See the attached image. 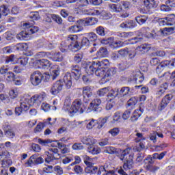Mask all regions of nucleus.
Listing matches in <instances>:
<instances>
[{"mask_svg": "<svg viewBox=\"0 0 175 175\" xmlns=\"http://www.w3.org/2000/svg\"><path fill=\"white\" fill-rule=\"evenodd\" d=\"M24 82V80L23 79V77H15L14 79L13 83L15 84V85H21Z\"/></svg>", "mask_w": 175, "mask_h": 175, "instance_id": "nucleus-60", "label": "nucleus"}, {"mask_svg": "<svg viewBox=\"0 0 175 175\" xmlns=\"http://www.w3.org/2000/svg\"><path fill=\"white\" fill-rule=\"evenodd\" d=\"M146 13H150V10L158 8V3L155 0H143Z\"/></svg>", "mask_w": 175, "mask_h": 175, "instance_id": "nucleus-17", "label": "nucleus"}, {"mask_svg": "<svg viewBox=\"0 0 175 175\" xmlns=\"http://www.w3.org/2000/svg\"><path fill=\"white\" fill-rule=\"evenodd\" d=\"M51 147H58V148H59L62 154H68V152H69V151L70 150L69 148V147L64 145L61 142H58L57 141H52L51 142Z\"/></svg>", "mask_w": 175, "mask_h": 175, "instance_id": "nucleus-20", "label": "nucleus"}, {"mask_svg": "<svg viewBox=\"0 0 175 175\" xmlns=\"http://www.w3.org/2000/svg\"><path fill=\"white\" fill-rule=\"evenodd\" d=\"M104 152L106 154H116L117 152V149L113 146H107L104 148Z\"/></svg>", "mask_w": 175, "mask_h": 175, "instance_id": "nucleus-51", "label": "nucleus"}, {"mask_svg": "<svg viewBox=\"0 0 175 175\" xmlns=\"http://www.w3.org/2000/svg\"><path fill=\"white\" fill-rule=\"evenodd\" d=\"M172 99H173V94H166L163 98L161 103L160 104V110H163V109H165V107H166V106L170 103V100H172Z\"/></svg>", "mask_w": 175, "mask_h": 175, "instance_id": "nucleus-24", "label": "nucleus"}, {"mask_svg": "<svg viewBox=\"0 0 175 175\" xmlns=\"http://www.w3.org/2000/svg\"><path fill=\"white\" fill-rule=\"evenodd\" d=\"M137 103V98L136 97H133L130 98L127 102L128 106H131V107H135Z\"/></svg>", "mask_w": 175, "mask_h": 175, "instance_id": "nucleus-58", "label": "nucleus"}, {"mask_svg": "<svg viewBox=\"0 0 175 175\" xmlns=\"http://www.w3.org/2000/svg\"><path fill=\"white\" fill-rule=\"evenodd\" d=\"M174 14H170L167 17H165L167 25H173V21H174Z\"/></svg>", "mask_w": 175, "mask_h": 175, "instance_id": "nucleus-59", "label": "nucleus"}, {"mask_svg": "<svg viewBox=\"0 0 175 175\" xmlns=\"http://www.w3.org/2000/svg\"><path fill=\"white\" fill-rule=\"evenodd\" d=\"M146 170H149V172H151V173H156L159 170V167L156 165H151V164H148L146 165Z\"/></svg>", "mask_w": 175, "mask_h": 175, "instance_id": "nucleus-55", "label": "nucleus"}, {"mask_svg": "<svg viewBox=\"0 0 175 175\" xmlns=\"http://www.w3.org/2000/svg\"><path fill=\"white\" fill-rule=\"evenodd\" d=\"M25 31H21L16 36V38L19 40H29L31 36L36 33L39 31V27L36 26H31L29 23L23 24Z\"/></svg>", "mask_w": 175, "mask_h": 175, "instance_id": "nucleus-4", "label": "nucleus"}, {"mask_svg": "<svg viewBox=\"0 0 175 175\" xmlns=\"http://www.w3.org/2000/svg\"><path fill=\"white\" fill-rule=\"evenodd\" d=\"M117 35L119 38H122V39H126L127 38H131V36H133V32H121L118 33Z\"/></svg>", "mask_w": 175, "mask_h": 175, "instance_id": "nucleus-49", "label": "nucleus"}, {"mask_svg": "<svg viewBox=\"0 0 175 175\" xmlns=\"http://www.w3.org/2000/svg\"><path fill=\"white\" fill-rule=\"evenodd\" d=\"M85 110L83 101L80 99L75 100L71 106H67L66 111L70 117H73L75 114H83Z\"/></svg>", "mask_w": 175, "mask_h": 175, "instance_id": "nucleus-5", "label": "nucleus"}, {"mask_svg": "<svg viewBox=\"0 0 175 175\" xmlns=\"http://www.w3.org/2000/svg\"><path fill=\"white\" fill-rule=\"evenodd\" d=\"M45 155L47 157L45 159L46 163L53 164V162L55 159H59L61 154L58 153V150L55 148H49V151L45 152Z\"/></svg>", "mask_w": 175, "mask_h": 175, "instance_id": "nucleus-6", "label": "nucleus"}, {"mask_svg": "<svg viewBox=\"0 0 175 175\" xmlns=\"http://www.w3.org/2000/svg\"><path fill=\"white\" fill-rule=\"evenodd\" d=\"M110 62L107 59H104L101 62H92L90 65L86 66V72L88 75H96L98 77H101L105 81H109L112 76L117 73V68H111L106 69L103 66H109Z\"/></svg>", "mask_w": 175, "mask_h": 175, "instance_id": "nucleus-1", "label": "nucleus"}, {"mask_svg": "<svg viewBox=\"0 0 175 175\" xmlns=\"http://www.w3.org/2000/svg\"><path fill=\"white\" fill-rule=\"evenodd\" d=\"M121 118V112L116 111L113 113L112 116V122L114 124L115 122H121L122 121Z\"/></svg>", "mask_w": 175, "mask_h": 175, "instance_id": "nucleus-41", "label": "nucleus"}, {"mask_svg": "<svg viewBox=\"0 0 175 175\" xmlns=\"http://www.w3.org/2000/svg\"><path fill=\"white\" fill-rule=\"evenodd\" d=\"M132 95V90L129 87H122L119 90V98H122L124 100Z\"/></svg>", "mask_w": 175, "mask_h": 175, "instance_id": "nucleus-21", "label": "nucleus"}, {"mask_svg": "<svg viewBox=\"0 0 175 175\" xmlns=\"http://www.w3.org/2000/svg\"><path fill=\"white\" fill-rule=\"evenodd\" d=\"M36 64L40 69H49L52 65L51 62L47 59H38Z\"/></svg>", "mask_w": 175, "mask_h": 175, "instance_id": "nucleus-19", "label": "nucleus"}, {"mask_svg": "<svg viewBox=\"0 0 175 175\" xmlns=\"http://www.w3.org/2000/svg\"><path fill=\"white\" fill-rule=\"evenodd\" d=\"M47 99V94L46 92L34 94L31 97L29 94H25L23 98L21 100V107L25 111L29 110L31 106L39 107L42 103Z\"/></svg>", "mask_w": 175, "mask_h": 175, "instance_id": "nucleus-2", "label": "nucleus"}, {"mask_svg": "<svg viewBox=\"0 0 175 175\" xmlns=\"http://www.w3.org/2000/svg\"><path fill=\"white\" fill-rule=\"evenodd\" d=\"M83 25L78 23L77 25H73L68 28L69 32L72 33H76V32H80V31L83 30Z\"/></svg>", "mask_w": 175, "mask_h": 175, "instance_id": "nucleus-33", "label": "nucleus"}, {"mask_svg": "<svg viewBox=\"0 0 175 175\" xmlns=\"http://www.w3.org/2000/svg\"><path fill=\"white\" fill-rule=\"evenodd\" d=\"M133 167V154H131L129 156V159L126 160L122 167H120L118 169V173L121 175H128L124 170H129V169H132Z\"/></svg>", "mask_w": 175, "mask_h": 175, "instance_id": "nucleus-8", "label": "nucleus"}, {"mask_svg": "<svg viewBox=\"0 0 175 175\" xmlns=\"http://www.w3.org/2000/svg\"><path fill=\"white\" fill-rule=\"evenodd\" d=\"M109 8L111 12H113V13H120V17L122 18H126V17H129V12H124V9H122L121 3L109 4Z\"/></svg>", "mask_w": 175, "mask_h": 175, "instance_id": "nucleus-9", "label": "nucleus"}, {"mask_svg": "<svg viewBox=\"0 0 175 175\" xmlns=\"http://www.w3.org/2000/svg\"><path fill=\"white\" fill-rule=\"evenodd\" d=\"M72 76L75 80H79L81 76V68L78 65L73 66L71 69Z\"/></svg>", "mask_w": 175, "mask_h": 175, "instance_id": "nucleus-23", "label": "nucleus"}, {"mask_svg": "<svg viewBox=\"0 0 175 175\" xmlns=\"http://www.w3.org/2000/svg\"><path fill=\"white\" fill-rule=\"evenodd\" d=\"M110 92V87L103 88L98 90L97 94L98 96H105V95H107Z\"/></svg>", "mask_w": 175, "mask_h": 175, "instance_id": "nucleus-45", "label": "nucleus"}, {"mask_svg": "<svg viewBox=\"0 0 175 175\" xmlns=\"http://www.w3.org/2000/svg\"><path fill=\"white\" fill-rule=\"evenodd\" d=\"M83 159L84 163L87 165L88 167L92 166V165H94V163H92L94 162V159H92L87 155H83Z\"/></svg>", "mask_w": 175, "mask_h": 175, "instance_id": "nucleus-46", "label": "nucleus"}, {"mask_svg": "<svg viewBox=\"0 0 175 175\" xmlns=\"http://www.w3.org/2000/svg\"><path fill=\"white\" fill-rule=\"evenodd\" d=\"M109 51H107V49L106 48H100L99 51L97 52L98 57H100L101 58L107 57Z\"/></svg>", "mask_w": 175, "mask_h": 175, "instance_id": "nucleus-47", "label": "nucleus"}, {"mask_svg": "<svg viewBox=\"0 0 175 175\" xmlns=\"http://www.w3.org/2000/svg\"><path fill=\"white\" fill-rule=\"evenodd\" d=\"M9 70H10V68L8 66H2L0 68V74L1 75H6L9 73Z\"/></svg>", "mask_w": 175, "mask_h": 175, "instance_id": "nucleus-61", "label": "nucleus"}, {"mask_svg": "<svg viewBox=\"0 0 175 175\" xmlns=\"http://www.w3.org/2000/svg\"><path fill=\"white\" fill-rule=\"evenodd\" d=\"M0 99L2 102H4V103H9V102H10V98H9V96L7 94H0Z\"/></svg>", "mask_w": 175, "mask_h": 175, "instance_id": "nucleus-64", "label": "nucleus"}, {"mask_svg": "<svg viewBox=\"0 0 175 175\" xmlns=\"http://www.w3.org/2000/svg\"><path fill=\"white\" fill-rule=\"evenodd\" d=\"M102 103V100L99 98H95L93 100L90 106L88 107L86 111L87 113H91V111H98L99 110L100 104Z\"/></svg>", "mask_w": 175, "mask_h": 175, "instance_id": "nucleus-15", "label": "nucleus"}, {"mask_svg": "<svg viewBox=\"0 0 175 175\" xmlns=\"http://www.w3.org/2000/svg\"><path fill=\"white\" fill-rule=\"evenodd\" d=\"M130 64L128 61L125 60L119 64V68L120 70H125V69H128L129 68Z\"/></svg>", "mask_w": 175, "mask_h": 175, "instance_id": "nucleus-54", "label": "nucleus"}, {"mask_svg": "<svg viewBox=\"0 0 175 175\" xmlns=\"http://www.w3.org/2000/svg\"><path fill=\"white\" fill-rule=\"evenodd\" d=\"M107 120H109V117H105L104 118L99 119L97 124H98V129H100V128L105 126V124L107 122Z\"/></svg>", "mask_w": 175, "mask_h": 175, "instance_id": "nucleus-56", "label": "nucleus"}, {"mask_svg": "<svg viewBox=\"0 0 175 175\" xmlns=\"http://www.w3.org/2000/svg\"><path fill=\"white\" fill-rule=\"evenodd\" d=\"M51 17L53 21H55V23H57V24H62V18H61V16L55 14H52Z\"/></svg>", "mask_w": 175, "mask_h": 175, "instance_id": "nucleus-63", "label": "nucleus"}, {"mask_svg": "<svg viewBox=\"0 0 175 175\" xmlns=\"http://www.w3.org/2000/svg\"><path fill=\"white\" fill-rule=\"evenodd\" d=\"M157 136H158V137H163V133H158V132H152L150 134V140H152V142H154V143H155V142H157Z\"/></svg>", "mask_w": 175, "mask_h": 175, "instance_id": "nucleus-50", "label": "nucleus"}, {"mask_svg": "<svg viewBox=\"0 0 175 175\" xmlns=\"http://www.w3.org/2000/svg\"><path fill=\"white\" fill-rule=\"evenodd\" d=\"M64 88V83L62 81H57L53 83L51 88L50 92L51 95H58Z\"/></svg>", "mask_w": 175, "mask_h": 175, "instance_id": "nucleus-14", "label": "nucleus"}, {"mask_svg": "<svg viewBox=\"0 0 175 175\" xmlns=\"http://www.w3.org/2000/svg\"><path fill=\"white\" fill-rule=\"evenodd\" d=\"M51 77L53 80H55L58 76H59V72H61V68L58 65H53L49 69Z\"/></svg>", "mask_w": 175, "mask_h": 175, "instance_id": "nucleus-22", "label": "nucleus"}, {"mask_svg": "<svg viewBox=\"0 0 175 175\" xmlns=\"http://www.w3.org/2000/svg\"><path fill=\"white\" fill-rule=\"evenodd\" d=\"M16 77V75L12 72L9 71L5 75V80L7 83H12V81H14V79Z\"/></svg>", "mask_w": 175, "mask_h": 175, "instance_id": "nucleus-40", "label": "nucleus"}, {"mask_svg": "<svg viewBox=\"0 0 175 175\" xmlns=\"http://www.w3.org/2000/svg\"><path fill=\"white\" fill-rule=\"evenodd\" d=\"M36 58H51V53L49 52H38L35 55Z\"/></svg>", "mask_w": 175, "mask_h": 175, "instance_id": "nucleus-35", "label": "nucleus"}, {"mask_svg": "<svg viewBox=\"0 0 175 175\" xmlns=\"http://www.w3.org/2000/svg\"><path fill=\"white\" fill-rule=\"evenodd\" d=\"M103 44L109 45V47L113 50H117V49H120V47L124 46V42L122 41H114V38H110L108 40H103L101 41Z\"/></svg>", "mask_w": 175, "mask_h": 175, "instance_id": "nucleus-10", "label": "nucleus"}, {"mask_svg": "<svg viewBox=\"0 0 175 175\" xmlns=\"http://www.w3.org/2000/svg\"><path fill=\"white\" fill-rule=\"evenodd\" d=\"M43 158L38 157V154L31 155L23 164L25 167H33V166H36V165H40V163H43Z\"/></svg>", "mask_w": 175, "mask_h": 175, "instance_id": "nucleus-7", "label": "nucleus"}, {"mask_svg": "<svg viewBox=\"0 0 175 175\" xmlns=\"http://www.w3.org/2000/svg\"><path fill=\"white\" fill-rule=\"evenodd\" d=\"M77 24L83 25V27H88V25H95L98 24V20L96 18H85L83 19H80L77 21Z\"/></svg>", "mask_w": 175, "mask_h": 175, "instance_id": "nucleus-16", "label": "nucleus"}, {"mask_svg": "<svg viewBox=\"0 0 175 175\" xmlns=\"http://www.w3.org/2000/svg\"><path fill=\"white\" fill-rule=\"evenodd\" d=\"M135 20H136L137 23L139 24V25H143V24H145L146 21H147V20H148V16L141 15V16H137L135 18Z\"/></svg>", "mask_w": 175, "mask_h": 175, "instance_id": "nucleus-36", "label": "nucleus"}, {"mask_svg": "<svg viewBox=\"0 0 175 175\" xmlns=\"http://www.w3.org/2000/svg\"><path fill=\"white\" fill-rule=\"evenodd\" d=\"M49 59H52V61H54L55 62H62V59H64V56L61 55V53L57 52L51 55V58H49Z\"/></svg>", "mask_w": 175, "mask_h": 175, "instance_id": "nucleus-31", "label": "nucleus"}, {"mask_svg": "<svg viewBox=\"0 0 175 175\" xmlns=\"http://www.w3.org/2000/svg\"><path fill=\"white\" fill-rule=\"evenodd\" d=\"M136 22L134 21H128L124 23L120 24L121 28H129L131 29L135 28L136 27Z\"/></svg>", "mask_w": 175, "mask_h": 175, "instance_id": "nucleus-30", "label": "nucleus"}, {"mask_svg": "<svg viewBox=\"0 0 175 175\" xmlns=\"http://www.w3.org/2000/svg\"><path fill=\"white\" fill-rule=\"evenodd\" d=\"M18 62V59H17L14 55H11L5 58V64H9L11 62L12 64H16Z\"/></svg>", "mask_w": 175, "mask_h": 175, "instance_id": "nucleus-44", "label": "nucleus"}, {"mask_svg": "<svg viewBox=\"0 0 175 175\" xmlns=\"http://www.w3.org/2000/svg\"><path fill=\"white\" fill-rule=\"evenodd\" d=\"M85 36L89 39L90 42H95L98 39V36L94 32L87 33Z\"/></svg>", "mask_w": 175, "mask_h": 175, "instance_id": "nucleus-53", "label": "nucleus"}, {"mask_svg": "<svg viewBox=\"0 0 175 175\" xmlns=\"http://www.w3.org/2000/svg\"><path fill=\"white\" fill-rule=\"evenodd\" d=\"M42 79L43 75H42V72H40V71H35L31 75L30 81L32 85L36 86L39 85L40 83H42Z\"/></svg>", "mask_w": 175, "mask_h": 175, "instance_id": "nucleus-12", "label": "nucleus"}, {"mask_svg": "<svg viewBox=\"0 0 175 175\" xmlns=\"http://www.w3.org/2000/svg\"><path fill=\"white\" fill-rule=\"evenodd\" d=\"M98 124V120L94 119H88L84 121L76 122V125H85L87 129H92Z\"/></svg>", "mask_w": 175, "mask_h": 175, "instance_id": "nucleus-18", "label": "nucleus"}, {"mask_svg": "<svg viewBox=\"0 0 175 175\" xmlns=\"http://www.w3.org/2000/svg\"><path fill=\"white\" fill-rule=\"evenodd\" d=\"M175 31V27H165L161 30V35H170L171 33H173Z\"/></svg>", "mask_w": 175, "mask_h": 175, "instance_id": "nucleus-42", "label": "nucleus"}, {"mask_svg": "<svg viewBox=\"0 0 175 175\" xmlns=\"http://www.w3.org/2000/svg\"><path fill=\"white\" fill-rule=\"evenodd\" d=\"M129 50V49L128 48H124L119 50L118 53L120 57H126V55H128Z\"/></svg>", "mask_w": 175, "mask_h": 175, "instance_id": "nucleus-62", "label": "nucleus"}, {"mask_svg": "<svg viewBox=\"0 0 175 175\" xmlns=\"http://www.w3.org/2000/svg\"><path fill=\"white\" fill-rule=\"evenodd\" d=\"M119 94H120V89H118L117 90H114L110 88L107 96H111L113 98H116V96H118V98H120Z\"/></svg>", "mask_w": 175, "mask_h": 175, "instance_id": "nucleus-48", "label": "nucleus"}, {"mask_svg": "<svg viewBox=\"0 0 175 175\" xmlns=\"http://www.w3.org/2000/svg\"><path fill=\"white\" fill-rule=\"evenodd\" d=\"M105 11L102 10H90V16H105Z\"/></svg>", "mask_w": 175, "mask_h": 175, "instance_id": "nucleus-43", "label": "nucleus"}, {"mask_svg": "<svg viewBox=\"0 0 175 175\" xmlns=\"http://www.w3.org/2000/svg\"><path fill=\"white\" fill-rule=\"evenodd\" d=\"M81 142L83 144H86V146H92L94 144H96V140L91 136H88V137H83L81 139Z\"/></svg>", "mask_w": 175, "mask_h": 175, "instance_id": "nucleus-26", "label": "nucleus"}, {"mask_svg": "<svg viewBox=\"0 0 175 175\" xmlns=\"http://www.w3.org/2000/svg\"><path fill=\"white\" fill-rule=\"evenodd\" d=\"M142 40H143V38L135 37L134 38L129 40L127 44H136V43H139V42H142Z\"/></svg>", "mask_w": 175, "mask_h": 175, "instance_id": "nucleus-52", "label": "nucleus"}, {"mask_svg": "<svg viewBox=\"0 0 175 175\" xmlns=\"http://www.w3.org/2000/svg\"><path fill=\"white\" fill-rule=\"evenodd\" d=\"M85 172L88 174H98V167H94L92 165H90L85 169Z\"/></svg>", "mask_w": 175, "mask_h": 175, "instance_id": "nucleus-39", "label": "nucleus"}, {"mask_svg": "<svg viewBox=\"0 0 175 175\" xmlns=\"http://www.w3.org/2000/svg\"><path fill=\"white\" fill-rule=\"evenodd\" d=\"M100 148L94 144L88 147V152L92 154V155H98V154H100Z\"/></svg>", "mask_w": 175, "mask_h": 175, "instance_id": "nucleus-27", "label": "nucleus"}, {"mask_svg": "<svg viewBox=\"0 0 175 175\" xmlns=\"http://www.w3.org/2000/svg\"><path fill=\"white\" fill-rule=\"evenodd\" d=\"M142 113L143 110H142V109H136L131 116V121H137L140 116H142Z\"/></svg>", "mask_w": 175, "mask_h": 175, "instance_id": "nucleus-38", "label": "nucleus"}, {"mask_svg": "<svg viewBox=\"0 0 175 175\" xmlns=\"http://www.w3.org/2000/svg\"><path fill=\"white\" fill-rule=\"evenodd\" d=\"M63 81L68 90L72 87V75L67 73L65 75L63 79Z\"/></svg>", "mask_w": 175, "mask_h": 175, "instance_id": "nucleus-28", "label": "nucleus"}, {"mask_svg": "<svg viewBox=\"0 0 175 175\" xmlns=\"http://www.w3.org/2000/svg\"><path fill=\"white\" fill-rule=\"evenodd\" d=\"M59 49L62 53H65L66 50H70L71 51L74 52L79 51V50L81 49V46L77 42V36H68L66 40L62 42Z\"/></svg>", "mask_w": 175, "mask_h": 175, "instance_id": "nucleus-3", "label": "nucleus"}, {"mask_svg": "<svg viewBox=\"0 0 175 175\" xmlns=\"http://www.w3.org/2000/svg\"><path fill=\"white\" fill-rule=\"evenodd\" d=\"M175 66V59L172 60H164L160 63V64L157 68V73H161V70H163L165 68H174Z\"/></svg>", "mask_w": 175, "mask_h": 175, "instance_id": "nucleus-13", "label": "nucleus"}, {"mask_svg": "<svg viewBox=\"0 0 175 175\" xmlns=\"http://www.w3.org/2000/svg\"><path fill=\"white\" fill-rule=\"evenodd\" d=\"M18 94H20V90L18 88H14L10 90L9 96L11 99H16V98L18 96Z\"/></svg>", "mask_w": 175, "mask_h": 175, "instance_id": "nucleus-32", "label": "nucleus"}, {"mask_svg": "<svg viewBox=\"0 0 175 175\" xmlns=\"http://www.w3.org/2000/svg\"><path fill=\"white\" fill-rule=\"evenodd\" d=\"M165 3L166 5L163 4L161 5L160 10L161 12H170L172 10L170 6H173V1L168 0L165 1Z\"/></svg>", "mask_w": 175, "mask_h": 175, "instance_id": "nucleus-29", "label": "nucleus"}, {"mask_svg": "<svg viewBox=\"0 0 175 175\" xmlns=\"http://www.w3.org/2000/svg\"><path fill=\"white\" fill-rule=\"evenodd\" d=\"M151 50V44H144L142 45L138 46L136 48V51L139 54H146V53H148Z\"/></svg>", "mask_w": 175, "mask_h": 175, "instance_id": "nucleus-25", "label": "nucleus"}, {"mask_svg": "<svg viewBox=\"0 0 175 175\" xmlns=\"http://www.w3.org/2000/svg\"><path fill=\"white\" fill-rule=\"evenodd\" d=\"M14 49L18 51H25V50H28V44L27 43H19L15 45Z\"/></svg>", "mask_w": 175, "mask_h": 175, "instance_id": "nucleus-37", "label": "nucleus"}, {"mask_svg": "<svg viewBox=\"0 0 175 175\" xmlns=\"http://www.w3.org/2000/svg\"><path fill=\"white\" fill-rule=\"evenodd\" d=\"M96 32L100 36H105L106 35V31H105V27L99 26L96 29Z\"/></svg>", "mask_w": 175, "mask_h": 175, "instance_id": "nucleus-57", "label": "nucleus"}, {"mask_svg": "<svg viewBox=\"0 0 175 175\" xmlns=\"http://www.w3.org/2000/svg\"><path fill=\"white\" fill-rule=\"evenodd\" d=\"M82 94L83 96H87V98H91V96H92V90L89 86H85L82 88Z\"/></svg>", "mask_w": 175, "mask_h": 175, "instance_id": "nucleus-34", "label": "nucleus"}, {"mask_svg": "<svg viewBox=\"0 0 175 175\" xmlns=\"http://www.w3.org/2000/svg\"><path fill=\"white\" fill-rule=\"evenodd\" d=\"M130 81H135L136 84H140L144 81V76L140 70H135L133 71L130 76Z\"/></svg>", "mask_w": 175, "mask_h": 175, "instance_id": "nucleus-11", "label": "nucleus"}]
</instances>
